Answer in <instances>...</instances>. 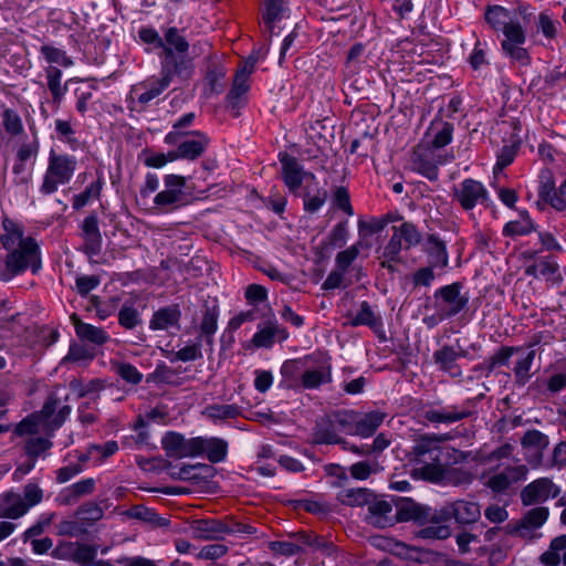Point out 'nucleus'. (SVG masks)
<instances>
[{"label": "nucleus", "instance_id": "9d476101", "mask_svg": "<svg viewBox=\"0 0 566 566\" xmlns=\"http://www.w3.org/2000/svg\"><path fill=\"white\" fill-rule=\"evenodd\" d=\"M210 139L201 132H191L179 138L177 149L170 151V159L195 160L199 158L209 145Z\"/></svg>", "mask_w": 566, "mask_h": 566}, {"label": "nucleus", "instance_id": "4be33fe9", "mask_svg": "<svg viewBox=\"0 0 566 566\" xmlns=\"http://www.w3.org/2000/svg\"><path fill=\"white\" fill-rule=\"evenodd\" d=\"M306 363H312L310 356L285 360L280 369L282 376L281 386L287 389L300 390Z\"/></svg>", "mask_w": 566, "mask_h": 566}, {"label": "nucleus", "instance_id": "e2e57ef3", "mask_svg": "<svg viewBox=\"0 0 566 566\" xmlns=\"http://www.w3.org/2000/svg\"><path fill=\"white\" fill-rule=\"evenodd\" d=\"M523 44L524 43L502 41V49L513 61L518 62L521 65H527L531 59L526 49L523 48Z\"/></svg>", "mask_w": 566, "mask_h": 566}, {"label": "nucleus", "instance_id": "8fccbe9b", "mask_svg": "<svg viewBox=\"0 0 566 566\" xmlns=\"http://www.w3.org/2000/svg\"><path fill=\"white\" fill-rule=\"evenodd\" d=\"M485 20L494 30H503L511 22L509 10L501 6L490 7Z\"/></svg>", "mask_w": 566, "mask_h": 566}, {"label": "nucleus", "instance_id": "dca6fc26", "mask_svg": "<svg viewBox=\"0 0 566 566\" xmlns=\"http://www.w3.org/2000/svg\"><path fill=\"white\" fill-rule=\"evenodd\" d=\"M104 458H106V447L93 446L86 453H81L77 457L76 462L71 461L66 465L60 468L56 471V481L59 483H65L84 470V462L94 460L95 463H101Z\"/></svg>", "mask_w": 566, "mask_h": 566}, {"label": "nucleus", "instance_id": "6e6552de", "mask_svg": "<svg viewBox=\"0 0 566 566\" xmlns=\"http://www.w3.org/2000/svg\"><path fill=\"white\" fill-rule=\"evenodd\" d=\"M438 522L446 523L454 518L459 524H471L481 516V509L476 502L457 500L448 502L438 509Z\"/></svg>", "mask_w": 566, "mask_h": 566}, {"label": "nucleus", "instance_id": "393cba45", "mask_svg": "<svg viewBox=\"0 0 566 566\" xmlns=\"http://www.w3.org/2000/svg\"><path fill=\"white\" fill-rule=\"evenodd\" d=\"M180 318L181 312L178 305L160 307L153 314L149 328L153 331H179Z\"/></svg>", "mask_w": 566, "mask_h": 566}, {"label": "nucleus", "instance_id": "c85d7f7f", "mask_svg": "<svg viewBox=\"0 0 566 566\" xmlns=\"http://www.w3.org/2000/svg\"><path fill=\"white\" fill-rule=\"evenodd\" d=\"M313 440L318 444H334L339 441L337 427L332 415L316 421Z\"/></svg>", "mask_w": 566, "mask_h": 566}, {"label": "nucleus", "instance_id": "0e129e2a", "mask_svg": "<svg viewBox=\"0 0 566 566\" xmlns=\"http://www.w3.org/2000/svg\"><path fill=\"white\" fill-rule=\"evenodd\" d=\"M195 119V113H188L185 114L182 117H180L172 126V130L169 132L166 137L165 142L167 144H174L178 143L179 138L182 137V135L188 134L187 132H184V128L190 126Z\"/></svg>", "mask_w": 566, "mask_h": 566}, {"label": "nucleus", "instance_id": "6ab92c4d", "mask_svg": "<svg viewBox=\"0 0 566 566\" xmlns=\"http://www.w3.org/2000/svg\"><path fill=\"white\" fill-rule=\"evenodd\" d=\"M191 536L200 541H218L224 534L231 533V528L219 520H195L189 526Z\"/></svg>", "mask_w": 566, "mask_h": 566}, {"label": "nucleus", "instance_id": "a211bd4d", "mask_svg": "<svg viewBox=\"0 0 566 566\" xmlns=\"http://www.w3.org/2000/svg\"><path fill=\"white\" fill-rule=\"evenodd\" d=\"M192 71V61L186 56V54H176L170 51L169 48L166 50V56L164 57L161 66V76L167 77L169 83H171L174 75H177L182 80L189 78Z\"/></svg>", "mask_w": 566, "mask_h": 566}, {"label": "nucleus", "instance_id": "49530a36", "mask_svg": "<svg viewBox=\"0 0 566 566\" xmlns=\"http://www.w3.org/2000/svg\"><path fill=\"white\" fill-rule=\"evenodd\" d=\"M129 516L144 521L155 527H167L170 521L159 516L155 511L144 506H135L128 512Z\"/></svg>", "mask_w": 566, "mask_h": 566}, {"label": "nucleus", "instance_id": "473e14b6", "mask_svg": "<svg viewBox=\"0 0 566 566\" xmlns=\"http://www.w3.org/2000/svg\"><path fill=\"white\" fill-rule=\"evenodd\" d=\"M424 250L431 258L432 266L446 268L449 263L446 243L436 234H429L424 242Z\"/></svg>", "mask_w": 566, "mask_h": 566}, {"label": "nucleus", "instance_id": "4d7b16f0", "mask_svg": "<svg viewBox=\"0 0 566 566\" xmlns=\"http://www.w3.org/2000/svg\"><path fill=\"white\" fill-rule=\"evenodd\" d=\"M86 532L83 522L76 515L74 518L63 520L56 525V534L61 536L76 537Z\"/></svg>", "mask_w": 566, "mask_h": 566}, {"label": "nucleus", "instance_id": "79ce46f5", "mask_svg": "<svg viewBox=\"0 0 566 566\" xmlns=\"http://www.w3.org/2000/svg\"><path fill=\"white\" fill-rule=\"evenodd\" d=\"M75 332L82 340L92 345H102L106 339L105 333L102 328L87 323L77 322L75 324Z\"/></svg>", "mask_w": 566, "mask_h": 566}, {"label": "nucleus", "instance_id": "864d4df0", "mask_svg": "<svg viewBox=\"0 0 566 566\" xmlns=\"http://www.w3.org/2000/svg\"><path fill=\"white\" fill-rule=\"evenodd\" d=\"M95 356V349L88 344H72L63 361L82 363L92 360Z\"/></svg>", "mask_w": 566, "mask_h": 566}, {"label": "nucleus", "instance_id": "680f3d73", "mask_svg": "<svg viewBox=\"0 0 566 566\" xmlns=\"http://www.w3.org/2000/svg\"><path fill=\"white\" fill-rule=\"evenodd\" d=\"M380 469L381 468L377 461H359L349 468V472L356 480H367L371 474L378 473Z\"/></svg>", "mask_w": 566, "mask_h": 566}, {"label": "nucleus", "instance_id": "72a5a7b5", "mask_svg": "<svg viewBox=\"0 0 566 566\" xmlns=\"http://www.w3.org/2000/svg\"><path fill=\"white\" fill-rule=\"evenodd\" d=\"M275 338L286 339L287 333L276 323H269L264 328L256 332L252 338L254 346L269 348L274 344Z\"/></svg>", "mask_w": 566, "mask_h": 566}, {"label": "nucleus", "instance_id": "69168bd1", "mask_svg": "<svg viewBox=\"0 0 566 566\" xmlns=\"http://www.w3.org/2000/svg\"><path fill=\"white\" fill-rule=\"evenodd\" d=\"M417 532V536L423 539H446L450 536V527L442 523H430Z\"/></svg>", "mask_w": 566, "mask_h": 566}, {"label": "nucleus", "instance_id": "20e7f679", "mask_svg": "<svg viewBox=\"0 0 566 566\" xmlns=\"http://www.w3.org/2000/svg\"><path fill=\"white\" fill-rule=\"evenodd\" d=\"M391 230V238L382 250L384 256L389 260H401L400 252L402 249L409 250L421 241L420 232L411 222L406 221L400 226H394Z\"/></svg>", "mask_w": 566, "mask_h": 566}, {"label": "nucleus", "instance_id": "13d9d810", "mask_svg": "<svg viewBox=\"0 0 566 566\" xmlns=\"http://www.w3.org/2000/svg\"><path fill=\"white\" fill-rule=\"evenodd\" d=\"M224 76H226V69L222 65L213 62L209 66L206 78L209 84L211 93L219 94L223 91L222 80L224 78Z\"/></svg>", "mask_w": 566, "mask_h": 566}, {"label": "nucleus", "instance_id": "774afa93", "mask_svg": "<svg viewBox=\"0 0 566 566\" xmlns=\"http://www.w3.org/2000/svg\"><path fill=\"white\" fill-rule=\"evenodd\" d=\"M23 499L24 507H27V512L38 504H40L43 500V490L35 483H27L23 488Z\"/></svg>", "mask_w": 566, "mask_h": 566}, {"label": "nucleus", "instance_id": "09e8293b", "mask_svg": "<svg viewBox=\"0 0 566 566\" xmlns=\"http://www.w3.org/2000/svg\"><path fill=\"white\" fill-rule=\"evenodd\" d=\"M104 515L103 509L95 503H85L76 511V516L81 520L87 530Z\"/></svg>", "mask_w": 566, "mask_h": 566}, {"label": "nucleus", "instance_id": "c756f323", "mask_svg": "<svg viewBox=\"0 0 566 566\" xmlns=\"http://www.w3.org/2000/svg\"><path fill=\"white\" fill-rule=\"evenodd\" d=\"M198 441L201 442L198 444V455L206 453L208 460L212 463H218L226 459L228 444L224 440L219 438L206 439L198 437Z\"/></svg>", "mask_w": 566, "mask_h": 566}, {"label": "nucleus", "instance_id": "37998d69", "mask_svg": "<svg viewBox=\"0 0 566 566\" xmlns=\"http://www.w3.org/2000/svg\"><path fill=\"white\" fill-rule=\"evenodd\" d=\"M202 415L211 420L234 419L240 415V408L235 405L213 403L207 406Z\"/></svg>", "mask_w": 566, "mask_h": 566}, {"label": "nucleus", "instance_id": "de8ad7c7", "mask_svg": "<svg viewBox=\"0 0 566 566\" xmlns=\"http://www.w3.org/2000/svg\"><path fill=\"white\" fill-rule=\"evenodd\" d=\"M337 431L355 436L357 412L352 410L337 411L332 415Z\"/></svg>", "mask_w": 566, "mask_h": 566}, {"label": "nucleus", "instance_id": "603ef678", "mask_svg": "<svg viewBox=\"0 0 566 566\" xmlns=\"http://www.w3.org/2000/svg\"><path fill=\"white\" fill-rule=\"evenodd\" d=\"M548 517V510L544 506H538L530 510L521 520L520 530L522 528H538Z\"/></svg>", "mask_w": 566, "mask_h": 566}, {"label": "nucleus", "instance_id": "6e6d98bb", "mask_svg": "<svg viewBox=\"0 0 566 566\" xmlns=\"http://www.w3.org/2000/svg\"><path fill=\"white\" fill-rule=\"evenodd\" d=\"M533 271L538 272V274L547 281L560 282L563 279L559 265L555 261H542L528 269L527 273L531 274Z\"/></svg>", "mask_w": 566, "mask_h": 566}, {"label": "nucleus", "instance_id": "cd10ccee", "mask_svg": "<svg viewBox=\"0 0 566 566\" xmlns=\"http://www.w3.org/2000/svg\"><path fill=\"white\" fill-rule=\"evenodd\" d=\"M27 513L21 494L13 490L0 494V518L18 520Z\"/></svg>", "mask_w": 566, "mask_h": 566}, {"label": "nucleus", "instance_id": "b1692460", "mask_svg": "<svg viewBox=\"0 0 566 566\" xmlns=\"http://www.w3.org/2000/svg\"><path fill=\"white\" fill-rule=\"evenodd\" d=\"M83 235V251L93 259L99 255L103 244V238L99 232L98 221L96 216L92 214L86 217L82 223Z\"/></svg>", "mask_w": 566, "mask_h": 566}, {"label": "nucleus", "instance_id": "338daca9", "mask_svg": "<svg viewBox=\"0 0 566 566\" xmlns=\"http://www.w3.org/2000/svg\"><path fill=\"white\" fill-rule=\"evenodd\" d=\"M541 186L538 190V195L541 199L545 200L552 206L553 196L557 195L558 189L555 188V182L553 179V174L551 170L546 169L541 172Z\"/></svg>", "mask_w": 566, "mask_h": 566}, {"label": "nucleus", "instance_id": "ddd939ff", "mask_svg": "<svg viewBox=\"0 0 566 566\" xmlns=\"http://www.w3.org/2000/svg\"><path fill=\"white\" fill-rule=\"evenodd\" d=\"M559 493V486L551 479L541 478L531 482L521 491V501L524 505L528 506L557 497Z\"/></svg>", "mask_w": 566, "mask_h": 566}, {"label": "nucleus", "instance_id": "423d86ee", "mask_svg": "<svg viewBox=\"0 0 566 566\" xmlns=\"http://www.w3.org/2000/svg\"><path fill=\"white\" fill-rule=\"evenodd\" d=\"M76 109L80 113H90V116L98 117L105 113V93L96 81H85L76 90Z\"/></svg>", "mask_w": 566, "mask_h": 566}, {"label": "nucleus", "instance_id": "e433bc0d", "mask_svg": "<svg viewBox=\"0 0 566 566\" xmlns=\"http://www.w3.org/2000/svg\"><path fill=\"white\" fill-rule=\"evenodd\" d=\"M564 552H566V535H560L551 542L548 549L541 555L539 560L547 566H558Z\"/></svg>", "mask_w": 566, "mask_h": 566}, {"label": "nucleus", "instance_id": "9b49d317", "mask_svg": "<svg viewBox=\"0 0 566 566\" xmlns=\"http://www.w3.org/2000/svg\"><path fill=\"white\" fill-rule=\"evenodd\" d=\"M185 186V177L178 175H167L165 177V189L156 195L154 198V203L156 207L165 211L177 207L184 201Z\"/></svg>", "mask_w": 566, "mask_h": 566}, {"label": "nucleus", "instance_id": "c9c22d12", "mask_svg": "<svg viewBox=\"0 0 566 566\" xmlns=\"http://www.w3.org/2000/svg\"><path fill=\"white\" fill-rule=\"evenodd\" d=\"M218 317H219V308L213 305L211 307L207 306L202 314V319L200 323V332L201 336L206 338V343L208 345L213 344V335L218 328Z\"/></svg>", "mask_w": 566, "mask_h": 566}, {"label": "nucleus", "instance_id": "f8f14e48", "mask_svg": "<svg viewBox=\"0 0 566 566\" xmlns=\"http://www.w3.org/2000/svg\"><path fill=\"white\" fill-rule=\"evenodd\" d=\"M454 199L460 206L469 211L476 205H483L489 200V193L485 187L474 179H464L458 188L454 189Z\"/></svg>", "mask_w": 566, "mask_h": 566}, {"label": "nucleus", "instance_id": "5fc2aeb1", "mask_svg": "<svg viewBox=\"0 0 566 566\" xmlns=\"http://www.w3.org/2000/svg\"><path fill=\"white\" fill-rule=\"evenodd\" d=\"M55 518L54 512H45L39 515L36 522L23 533V541L42 535Z\"/></svg>", "mask_w": 566, "mask_h": 566}, {"label": "nucleus", "instance_id": "3c124183", "mask_svg": "<svg viewBox=\"0 0 566 566\" xmlns=\"http://www.w3.org/2000/svg\"><path fill=\"white\" fill-rule=\"evenodd\" d=\"M52 446L53 443L46 438L32 437L25 441L24 451L31 460L36 461V459L49 451Z\"/></svg>", "mask_w": 566, "mask_h": 566}, {"label": "nucleus", "instance_id": "c03bdc74", "mask_svg": "<svg viewBox=\"0 0 566 566\" xmlns=\"http://www.w3.org/2000/svg\"><path fill=\"white\" fill-rule=\"evenodd\" d=\"M48 88L52 94L54 102H60L66 92V87L62 85V72L60 69L50 65L45 69Z\"/></svg>", "mask_w": 566, "mask_h": 566}, {"label": "nucleus", "instance_id": "1a4fd4ad", "mask_svg": "<svg viewBox=\"0 0 566 566\" xmlns=\"http://www.w3.org/2000/svg\"><path fill=\"white\" fill-rule=\"evenodd\" d=\"M438 509H431L403 497L396 504L397 522H415L419 525L438 522Z\"/></svg>", "mask_w": 566, "mask_h": 566}, {"label": "nucleus", "instance_id": "2eb2a0df", "mask_svg": "<svg viewBox=\"0 0 566 566\" xmlns=\"http://www.w3.org/2000/svg\"><path fill=\"white\" fill-rule=\"evenodd\" d=\"M279 160L282 166L283 181L285 186L290 189V191H297L304 179H316L314 174L304 171L303 167L298 164L297 159L289 155L287 153H280Z\"/></svg>", "mask_w": 566, "mask_h": 566}, {"label": "nucleus", "instance_id": "f704fd0d", "mask_svg": "<svg viewBox=\"0 0 566 566\" xmlns=\"http://www.w3.org/2000/svg\"><path fill=\"white\" fill-rule=\"evenodd\" d=\"M374 494L365 488L346 489L338 493V500L342 504L348 506L368 505Z\"/></svg>", "mask_w": 566, "mask_h": 566}, {"label": "nucleus", "instance_id": "052dcab7", "mask_svg": "<svg viewBox=\"0 0 566 566\" xmlns=\"http://www.w3.org/2000/svg\"><path fill=\"white\" fill-rule=\"evenodd\" d=\"M389 216H386L384 218L377 219L373 218L369 221H358V232L361 238L379 233L381 232L385 227L388 224L389 221H391Z\"/></svg>", "mask_w": 566, "mask_h": 566}, {"label": "nucleus", "instance_id": "2f4dec72", "mask_svg": "<svg viewBox=\"0 0 566 566\" xmlns=\"http://www.w3.org/2000/svg\"><path fill=\"white\" fill-rule=\"evenodd\" d=\"M347 325L352 327L365 325L371 329H378L381 327V316L376 314L368 302L364 301L359 305V310L355 315H349Z\"/></svg>", "mask_w": 566, "mask_h": 566}, {"label": "nucleus", "instance_id": "412c9836", "mask_svg": "<svg viewBox=\"0 0 566 566\" xmlns=\"http://www.w3.org/2000/svg\"><path fill=\"white\" fill-rule=\"evenodd\" d=\"M528 469L524 464L507 467L504 471L493 474L488 479L485 485L495 493L506 491L512 483L526 479Z\"/></svg>", "mask_w": 566, "mask_h": 566}, {"label": "nucleus", "instance_id": "bf43d9fd", "mask_svg": "<svg viewBox=\"0 0 566 566\" xmlns=\"http://www.w3.org/2000/svg\"><path fill=\"white\" fill-rule=\"evenodd\" d=\"M265 13H264V21L270 30L272 32L273 25L272 23L276 20H280L283 15V12L285 10V1L284 0H265Z\"/></svg>", "mask_w": 566, "mask_h": 566}, {"label": "nucleus", "instance_id": "7ed1b4c3", "mask_svg": "<svg viewBox=\"0 0 566 566\" xmlns=\"http://www.w3.org/2000/svg\"><path fill=\"white\" fill-rule=\"evenodd\" d=\"M461 287L455 282L436 291L437 315L440 321L458 315L468 306L469 296L461 294Z\"/></svg>", "mask_w": 566, "mask_h": 566}, {"label": "nucleus", "instance_id": "a19ab883", "mask_svg": "<svg viewBox=\"0 0 566 566\" xmlns=\"http://www.w3.org/2000/svg\"><path fill=\"white\" fill-rule=\"evenodd\" d=\"M166 469H167L170 478L174 480L197 481L200 479V476L196 471L199 469H208V465L197 463V464H182L181 467H175L169 463L166 467Z\"/></svg>", "mask_w": 566, "mask_h": 566}, {"label": "nucleus", "instance_id": "5701e85b", "mask_svg": "<svg viewBox=\"0 0 566 566\" xmlns=\"http://www.w3.org/2000/svg\"><path fill=\"white\" fill-rule=\"evenodd\" d=\"M465 356L464 350H455L453 346L444 345L433 353V361L439 369L450 377L457 378L462 375L458 359Z\"/></svg>", "mask_w": 566, "mask_h": 566}, {"label": "nucleus", "instance_id": "58836bf2", "mask_svg": "<svg viewBox=\"0 0 566 566\" xmlns=\"http://www.w3.org/2000/svg\"><path fill=\"white\" fill-rule=\"evenodd\" d=\"M103 189V176L98 174L96 181L92 182L86 189L73 198V208L80 210L95 199H98Z\"/></svg>", "mask_w": 566, "mask_h": 566}, {"label": "nucleus", "instance_id": "a18cd8bd", "mask_svg": "<svg viewBox=\"0 0 566 566\" xmlns=\"http://www.w3.org/2000/svg\"><path fill=\"white\" fill-rule=\"evenodd\" d=\"M161 48L164 49L165 54L168 48L172 52L176 51V54H186L189 49V44L179 33L178 29L172 27L166 31L164 46Z\"/></svg>", "mask_w": 566, "mask_h": 566}, {"label": "nucleus", "instance_id": "7c9ffc66", "mask_svg": "<svg viewBox=\"0 0 566 566\" xmlns=\"http://www.w3.org/2000/svg\"><path fill=\"white\" fill-rule=\"evenodd\" d=\"M386 415L380 411H370L364 415L357 412L355 436L360 438L371 437L381 426Z\"/></svg>", "mask_w": 566, "mask_h": 566}, {"label": "nucleus", "instance_id": "39448f33", "mask_svg": "<svg viewBox=\"0 0 566 566\" xmlns=\"http://www.w3.org/2000/svg\"><path fill=\"white\" fill-rule=\"evenodd\" d=\"M256 61L255 56H249L238 69L233 78L232 88L227 95V107L233 112L234 116L239 115V109L247 103V94L250 88L249 80Z\"/></svg>", "mask_w": 566, "mask_h": 566}, {"label": "nucleus", "instance_id": "4468645a", "mask_svg": "<svg viewBox=\"0 0 566 566\" xmlns=\"http://www.w3.org/2000/svg\"><path fill=\"white\" fill-rule=\"evenodd\" d=\"M201 443L197 438L185 439L177 432H167L161 440L163 449L170 458L182 459L198 455V444Z\"/></svg>", "mask_w": 566, "mask_h": 566}, {"label": "nucleus", "instance_id": "0eeeda50", "mask_svg": "<svg viewBox=\"0 0 566 566\" xmlns=\"http://www.w3.org/2000/svg\"><path fill=\"white\" fill-rule=\"evenodd\" d=\"M452 159V155H442L428 146H418L413 150L411 164L413 170L429 180H437L439 176V165H443Z\"/></svg>", "mask_w": 566, "mask_h": 566}, {"label": "nucleus", "instance_id": "4c0bfd02", "mask_svg": "<svg viewBox=\"0 0 566 566\" xmlns=\"http://www.w3.org/2000/svg\"><path fill=\"white\" fill-rule=\"evenodd\" d=\"M535 358V350L531 349L525 355L520 357L513 368L515 384L520 387L525 386L532 378L531 368Z\"/></svg>", "mask_w": 566, "mask_h": 566}, {"label": "nucleus", "instance_id": "ea45409f", "mask_svg": "<svg viewBox=\"0 0 566 566\" xmlns=\"http://www.w3.org/2000/svg\"><path fill=\"white\" fill-rule=\"evenodd\" d=\"M40 54L50 65L56 64L62 67H70L74 64L72 57L64 50L51 44H43L40 48Z\"/></svg>", "mask_w": 566, "mask_h": 566}, {"label": "nucleus", "instance_id": "f3484780", "mask_svg": "<svg viewBox=\"0 0 566 566\" xmlns=\"http://www.w3.org/2000/svg\"><path fill=\"white\" fill-rule=\"evenodd\" d=\"M549 444V438L539 430H527L521 439L527 462L537 468L542 464L543 453Z\"/></svg>", "mask_w": 566, "mask_h": 566}, {"label": "nucleus", "instance_id": "a878e982", "mask_svg": "<svg viewBox=\"0 0 566 566\" xmlns=\"http://www.w3.org/2000/svg\"><path fill=\"white\" fill-rule=\"evenodd\" d=\"M471 416V411L457 406L431 408L424 411L423 418L431 423L450 424Z\"/></svg>", "mask_w": 566, "mask_h": 566}, {"label": "nucleus", "instance_id": "bb28decb", "mask_svg": "<svg viewBox=\"0 0 566 566\" xmlns=\"http://www.w3.org/2000/svg\"><path fill=\"white\" fill-rule=\"evenodd\" d=\"M332 381L331 366L325 363L313 365L306 363L303 379L301 382V389H316L322 385Z\"/></svg>", "mask_w": 566, "mask_h": 566}, {"label": "nucleus", "instance_id": "f257e3e1", "mask_svg": "<svg viewBox=\"0 0 566 566\" xmlns=\"http://www.w3.org/2000/svg\"><path fill=\"white\" fill-rule=\"evenodd\" d=\"M3 233L0 242L7 255L0 261V280L9 282L28 269L38 273L42 268L41 250L36 240L24 237L22 228L12 219L2 220Z\"/></svg>", "mask_w": 566, "mask_h": 566}, {"label": "nucleus", "instance_id": "aec40b11", "mask_svg": "<svg viewBox=\"0 0 566 566\" xmlns=\"http://www.w3.org/2000/svg\"><path fill=\"white\" fill-rule=\"evenodd\" d=\"M366 521L368 524L379 528L392 526L397 522L392 504L386 500L373 497L368 504Z\"/></svg>", "mask_w": 566, "mask_h": 566}, {"label": "nucleus", "instance_id": "f03ea898", "mask_svg": "<svg viewBox=\"0 0 566 566\" xmlns=\"http://www.w3.org/2000/svg\"><path fill=\"white\" fill-rule=\"evenodd\" d=\"M76 169V159L65 154H55L51 150L49 164L43 177L40 191L43 195L55 192L60 185L67 184Z\"/></svg>", "mask_w": 566, "mask_h": 566}]
</instances>
